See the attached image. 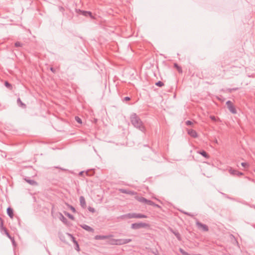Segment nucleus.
<instances>
[{
  "label": "nucleus",
  "mask_w": 255,
  "mask_h": 255,
  "mask_svg": "<svg viewBox=\"0 0 255 255\" xmlns=\"http://www.w3.org/2000/svg\"><path fill=\"white\" fill-rule=\"evenodd\" d=\"M130 121L132 125L137 129L143 133L146 132V128L138 115L135 113H132L130 116Z\"/></svg>",
  "instance_id": "nucleus-1"
},
{
  "label": "nucleus",
  "mask_w": 255,
  "mask_h": 255,
  "mask_svg": "<svg viewBox=\"0 0 255 255\" xmlns=\"http://www.w3.org/2000/svg\"><path fill=\"white\" fill-rule=\"evenodd\" d=\"M149 226V224L143 223H136L132 224L131 228L132 229L136 230L141 228H146Z\"/></svg>",
  "instance_id": "nucleus-2"
},
{
  "label": "nucleus",
  "mask_w": 255,
  "mask_h": 255,
  "mask_svg": "<svg viewBox=\"0 0 255 255\" xmlns=\"http://www.w3.org/2000/svg\"><path fill=\"white\" fill-rule=\"evenodd\" d=\"M0 231L1 233H2L3 232L4 234H5V235L9 239H11V236L9 234L8 232L7 231V229L3 227V221L1 218L0 217Z\"/></svg>",
  "instance_id": "nucleus-3"
},
{
  "label": "nucleus",
  "mask_w": 255,
  "mask_h": 255,
  "mask_svg": "<svg viewBox=\"0 0 255 255\" xmlns=\"http://www.w3.org/2000/svg\"><path fill=\"white\" fill-rule=\"evenodd\" d=\"M196 225L198 229L202 231L208 232L209 231L208 227L206 225L201 223L199 221H196Z\"/></svg>",
  "instance_id": "nucleus-4"
},
{
  "label": "nucleus",
  "mask_w": 255,
  "mask_h": 255,
  "mask_svg": "<svg viewBox=\"0 0 255 255\" xmlns=\"http://www.w3.org/2000/svg\"><path fill=\"white\" fill-rule=\"evenodd\" d=\"M226 105L227 106V107H228L229 110L232 113L234 114L237 113V110L231 101H228L226 102Z\"/></svg>",
  "instance_id": "nucleus-5"
},
{
  "label": "nucleus",
  "mask_w": 255,
  "mask_h": 255,
  "mask_svg": "<svg viewBox=\"0 0 255 255\" xmlns=\"http://www.w3.org/2000/svg\"><path fill=\"white\" fill-rule=\"evenodd\" d=\"M119 191L122 193H125V194H128V195H134L136 194V192H135L133 191L130 190H128V189H119Z\"/></svg>",
  "instance_id": "nucleus-6"
},
{
  "label": "nucleus",
  "mask_w": 255,
  "mask_h": 255,
  "mask_svg": "<svg viewBox=\"0 0 255 255\" xmlns=\"http://www.w3.org/2000/svg\"><path fill=\"white\" fill-rule=\"evenodd\" d=\"M113 236L112 235H106V236H104V235H97L95 237V240H104V239H110L111 238V237H113Z\"/></svg>",
  "instance_id": "nucleus-7"
},
{
  "label": "nucleus",
  "mask_w": 255,
  "mask_h": 255,
  "mask_svg": "<svg viewBox=\"0 0 255 255\" xmlns=\"http://www.w3.org/2000/svg\"><path fill=\"white\" fill-rule=\"evenodd\" d=\"M229 173L233 175H243V173L242 172H239V171L237 170H235L233 169L232 168H230L229 170Z\"/></svg>",
  "instance_id": "nucleus-8"
},
{
  "label": "nucleus",
  "mask_w": 255,
  "mask_h": 255,
  "mask_svg": "<svg viewBox=\"0 0 255 255\" xmlns=\"http://www.w3.org/2000/svg\"><path fill=\"white\" fill-rule=\"evenodd\" d=\"M188 134L191 137L196 138L198 136L197 132L193 129H187Z\"/></svg>",
  "instance_id": "nucleus-9"
},
{
  "label": "nucleus",
  "mask_w": 255,
  "mask_h": 255,
  "mask_svg": "<svg viewBox=\"0 0 255 255\" xmlns=\"http://www.w3.org/2000/svg\"><path fill=\"white\" fill-rule=\"evenodd\" d=\"M80 205L83 208H85L86 207V203L85 198L83 196H80L79 198Z\"/></svg>",
  "instance_id": "nucleus-10"
},
{
  "label": "nucleus",
  "mask_w": 255,
  "mask_h": 255,
  "mask_svg": "<svg viewBox=\"0 0 255 255\" xmlns=\"http://www.w3.org/2000/svg\"><path fill=\"white\" fill-rule=\"evenodd\" d=\"M81 227L83 229H85V230H86L88 232H94V229L93 228H92L91 227H90L86 224L82 225H81Z\"/></svg>",
  "instance_id": "nucleus-11"
},
{
  "label": "nucleus",
  "mask_w": 255,
  "mask_h": 255,
  "mask_svg": "<svg viewBox=\"0 0 255 255\" xmlns=\"http://www.w3.org/2000/svg\"><path fill=\"white\" fill-rule=\"evenodd\" d=\"M7 214L11 219H12L13 218L14 215L13 212V209L10 207L7 208Z\"/></svg>",
  "instance_id": "nucleus-12"
},
{
  "label": "nucleus",
  "mask_w": 255,
  "mask_h": 255,
  "mask_svg": "<svg viewBox=\"0 0 255 255\" xmlns=\"http://www.w3.org/2000/svg\"><path fill=\"white\" fill-rule=\"evenodd\" d=\"M197 152L202 155L207 159H208L210 157V156L208 155V154L204 150L198 151Z\"/></svg>",
  "instance_id": "nucleus-13"
},
{
  "label": "nucleus",
  "mask_w": 255,
  "mask_h": 255,
  "mask_svg": "<svg viewBox=\"0 0 255 255\" xmlns=\"http://www.w3.org/2000/svg\"><path fill=\"white\" fill-rule=\"evenodd\" d=\"M136 213H128L127 214L125 215L124 216L128 219H132V218H136Z\"/></svg>",
  "instance_id": "nucleus-14"
},
{
  "label": "nucleus",
  "mask_w": 255,
  "mask_h": 255,
  "mask_svg": "<svg viewBox=\"0 0 255 255\" xmlns=\"http://www.w3.org/2000/svg\"><path fill=\"white\" fill-rule=\"evenodd\" d=\"M17 103L19 106L22 107L23 109L26 108V106L25 104L22 103V102L21 101L20 99L18 98L17 100Z\"/></svg>",
  "instance_id": "nucleus-15"
},
{
  "label": "nucleus",
  "mask_w": 255,
  "mask_h": 255,
  "mask_svg": "<svg viewBox=\"0 0 255 255\" xmlns=\"http://www.w3.org/2000/svg\"><path fill=\"white\" fill-rule=\"evenodd\" d=\"M136 199L137 201L141 203H145L147 201V199L144 197H136Z\"/></svg>",
  "instance_id": "nucleus-16"
},
{
  "label": "nucleus",
  "mask_w": 255,
  "mask_h": 255,
  "mask_svg": "<svg viewBox=\"0 0 255 255\" xmlns=\"http://www.w3.org/2000/svg\"><path fill=\"white\" fill-rule=\"evenodd\" d=\"M171 231L179 241L181 240V236L178 232L174 231L173 230H171Z\"/></svg>",
  "instance_id": "nucleus-17"
},
{
  "label": "nucleus",
  "mask_w": 255,
  "mask_h": 255,
  "mask_svg": "<svg viewBox=\"0 0 255 255\" xmlns=\"http://www.w3.org/2000/svg\"><path fill=\"white\" fill-rule=\"evenodd\" d=\"M59 219L64 224L67 223V219L61 213H60Z\"/></svg>",
  "instance_id": "nucleus-18"
},
{
  "label": "nucleus",
  "mask_w": 255,
  "mask_h": 255,
  "mask_svg": "<svg viewBox=\"0 0 255 255\" xmlns=\"http://www.w3.org/2000/svg\"><path fill=\"white\" fill-rule=\"evenodd\" d=\"M136 218H137V219H141V218H147V216L145 215H143V214H140V213H136Z\"/></svg>",
  "instance_id": "nucleus-19"
},
{
  "label": "nucleus",
  "mask_w": 255,
  "mask_h": 255,
  "mask_svg": "<svg viewBox=\"0 0 255 255\" xmlns=\"http://www.w3.org/2000/svg\"><path fill=\"white\" fill-rule=\"evenodd\" d=\"M25 180L27 183L31 185H36L37 184V182L33 180L25 179Z\"/></svg>",
  "instance_id": "nucleus-20"
},
{
  "label": "nucleus",
  "mask_w": 255,
  "mask_h": 255,
  "mask_svg": "<svg viewBox=\"0 0 255 255\" xmlns=\"http://www.w3.org/2000/svg\"><path fill=\"white\" fill-rule=\"evenodd\" d=\"M174 67L176 68L179 73H182V68L180 66H179L177 63L174 64Z\"/></svg>",
  "instance_id": "nucleus-21"
},
{
  "label": "nucleus",
  "mask_w": 255,
  "mask_h": 255,
  "mask_svg": "<svg viewBox=\"0 0 255 255\" xmlns=\"http://www.w3.org/2000/svg\"><path fill=\"white\" fill-rule=\"evenodd\" d=\"M81 13L86 16H87L88 15H89L90 16L92 17V13L90 11H81Z\"/></svg>",
  "instance_id": "nucleus-22"
},
{
  "label": "nucleus",
  "mask_w": 255,
  "mask_h": 255,
  "mask_svg": "<svg viewBox=\"0 0 255 255\" xmlns=\"http://www.w3.org/2000/svg\"><path fill=\"white\" fill-rule=\"evenodd\" d=\"M117 239H112L109 241V244L112 245H117Z\"/></svg>",
  "instance_id": "nucleus-23"
},
{
  "label": "nucleus",
  "mask_w": 255,
  "mask_h": 255,
  "mask_svg": "<svg viewBox=\"0 0 255 255\" xmlns=\"http://www.w3.org/2000/svg\"><path fill=\"white\" fill-rule=\"evenodd\" d=\"M4 85L6 87H7V88H8L10 90H11L12 89V85L10 83H9L7 81H5L4 82Z\"/></svg>",
  "instance_id": "nucleus-24"
},
{
  "label": "nucleus",
  "mask_w": 255,
  "mask_h": 255,
  "mask_svg": "<svg viewBox=\"0 0 255 255\" xmlns=\"http://www.w3.org/2000/svg\"><path fill=\"white\" fill-rule=\"evenodd\" d=\"M239 89V88H229L227 89V91L229 93H232L233 91H237Z\"/></svg>",
  "instance_id": "nucleus-25"
},
{
  "label": "nucleus",
  "mask_w": 255,
  "mask_h": 255,
  "mask_svg": "<svg viewBox=\"0 0 255 255\" xmlns=\"http://www.w3.org/2000/svg\"><path fill=\"white\" fill-rule=\"evenodd\" d=\"M117 245H124V242L123 239H117Z\"/></svg>",
  "instance_id": "nucleus-26"
},
{
  "label": "nucleus",
  "mask_w": 255,
  "mask_h": 255,
  "mask_svg": "<svg viewBox=\"0 0 255 255\" xmlns=\"http://www.w3.org/2000/svg\"><path fill=\"white\" fill-rule=\"evenodd\" d=\"M123 242H124V245L129 243L132 241V240L130 239H123Z\"/></svg>",
  "instance_id": "nucleus-27"
},
{
  "label": "nucleus",
  "mask_w": 255,
  "mask_h": 255,
  "mask_svg": "<svg viewBox=\"0 0 255 255\" xmlns=\"http://www.w3.org/2000/svg\"><path fill=\"white\" fill-rule=\"evenodd\" d=\"M155 85L158 87H162L164 85V84L161 81H158L155 83Z\"/></svg>",
  "instance_id": "nucleus-28"
},
{
  "label": "nucleus",
  "mask_w": 255,
  "mask_h": 255,
  "mask_svg": "<svg viewBox=\"0 0 255 255\" xmlns=\"http://www.w3.org/2000/svg\"><path fill=\"white\" fill-rule=\"evenodd\" d=\"M69 235L71 237L72 241L74 243L75 245H77L78 242L76 241L75 238L71 234H69Z\"/></svg>",
  "instance_id": "nucleus-29"
},
{
  "label": "nucleus",
  "mask_w": 255,
  "mask_h": 255,
  "mask_svg": "<svg viewBox=\"0 0 255 255\" xmlns=\"http://www.w3.org/2000/svg\"><path fill=\"white\" fill-rule=\"evenodd\" d=\"M145 204L152 206L153 205H154V202L151 200L147 199V201L146 202Z\"/></svg>",
  "instance_id": "nucleus-30"
},
{
  "label": "nucleus",
  "mask_w": 255,
  "mask_h": 255,
  "mask_svg": "<svg viewBox=\"0 0 255 255\" xmlns=\"http://www.w3.org/2000/svg\"><path fill=\"white\" fill-rule=\"evenodd\" d=\"M22 46V44L20 42L17 41L15 43V46L16 47H21Z\"/></svg>",
  "instance_id": "nucleus-31"
},
{
  "label": "nucleus",
  "mask_w": 255,
  "mask_h": 255,
  "mask_svg": "<svg viewBox=\"0 0 255 255\" xmlns=\"http://www.w3.org/2000/svg\"><path fill=\"white\" fill-rule=\"evenodd\" d=\"M185 124L187 126H191L193 125V122L190 121H187L186 122H185Z\"/></svg>",
  "instance_id": "nucleus-32"
},
{
  "label": "nucleus",
  "mask_w": 255,
  "mask_h": 255,
  "mask_svg": "<svg viewBox=\"0 0 255 255\" xmlns=\"http://www.w3.org/2000/svg\"><path fill=\"white\" fill-rule=\"evenodd\" d=\"M75 120L78 123H80V124H81L82 123V120L81 119L79 118L78 117H75Z\"/></svg>",
  "instance_id": "nucleus-33"
},
{
  "label": "nucleus",
  "mask_w": 255,
  "mask_h": 255,
  "mask_svg": "<svg viewBox=\"0 0 255 255\" xmlns=\"http://www.w3.org/2000/svg\"><path fill=\"white\" fill-rule=\"evenodd\" d=\"M66 215L71 219L72 220H74V218L73 217V216L71 214H70V213H67L66 214Z\"/></svg>",
  "instance_id": "nucleus-34"
},
{
  "label": "nucleus",
  "mask_w": 255,
  "mask_h": 255,
  "mask_svg": "<svg viewBox=\"0 0 255 255\" xmlns=\"http://www.w3.org/2000/svg\"><path fill=\"white\" fill-rule=\"evenodd\" d=\"M241 165L243 167H244L245 168L249 166V165L247 163H246V162H242L241 163Z\"/></svg>",
  "instance_id": "nucleus-35"
},
{
  "label": "nucleus",
  "mask_w": 255,
  "mask_h": 255,
  "mask_svg": "<svg viewBox=\"0 0 255 255\" xmlns=\"http://www.w3.org/2000/svg\"><path fill=\"white\" fill-rule=\"evenodd\" d=\"M88 210L90 212H91L92 213H94L95 212V209L93 207H89L88 208Z\"/></svg>",
  "instance_id": "nucleus-36"
},
{
  "label": "nucleus",
  "mask_w": 255,
  "mask_h": 255,
  "mask_svg": "<svg viewBox=\"0 0 255 255\" xmlns=\"http://www.w3.org/2000/svg\"><path fill=\"white\" fill-rule=\"evenodd\" d=\"M210 118L213 121H216V117L214 116H210Z\"/></svg>",
  "instance_id": "nucleus-37"
},
{
  "label": "nucleus",
  "mask_w": 255,
  "mask_h": 255,
  "mask_svg": "<svg viewBox=\"0 0 255 255\" xmlns=\"http://www.w3.org/2000/svg\"><path fill=\"white\" fill-rule=\"evenodd\" d=\"M130 100V98L129 97H126L124 98L125 101H129Z\"/></svg>",
  "instance_id": "nucleus-38"
},
{
  "label": "nucleus",
  "mask_w": 255,
  "mask_h": 255,
  "mask_svg": "<svg viewBox=\"0 0 255 255\" xmlns=\"http://www.w3.org/2000/svg\"><path fill=\"white\" fill-rule=\"evenodd\" d=\"M11 239H10V240L11 241L12 244L15 246V241H14V238L11 237Z\"/></svg>",
  "instance_id": "nucleus-39"
},
{
  "label": "nucleus",
  "mask_w": 255,
  "mask_h": 255,
  "mask_svg": "<svg viewBox=\"0 0 255 255\" xmlns=\"http://www.w3.org/2000/svg\"><path fill=\"white\" fill-rule=\"evenodd\" d=\"M50 69L53 73H55L56 72V70L54 68L51 67Z\"/></svg>",
  "instance_id": "nucleus-40"
},
{
  "label": "nucleus",
  "mask_w": 255,
  "mask_h": 255,
  "mask_svg": "<svg viewBox=\"0 0 255 255\" xmlns=\"http://www.w3.org/2000/svg\"><path fill=\"white\" fill-rule=\"evenodd\" d=\"M152 206L156 207H157V208H161V207L159 205H158V204H155V203H154V205H153Z\"/></svg>",
  "instance_id": "nucleus-41"
},
{
  "label": "nucleus",
  "mask_w": 255,
  "mask_h": 255,
  "mask_svg": "<svg viewBox=\"0 0 255 255\" xmlns=\"http://www.w3.org/2000/svg\"><path fill=\"white\" fill-rule=\"evenodd\" d=\"M76 246V247H77V249H76L77 251H79V245H78V243L77 244V245H75Z\"/></svg>",
  "instance_id": "nucleus-42"
},
{
  "label": "nucleus",
  "mask_w": 255,
  "mask_h": 255,
  "mask_svg": "<svg viewBox=\"0 0 255 255\" xmlns=\"http://www.w3.org/2000/svg\"><path fill=\"white\" fill-rule=\"evenodd\" d=\"M84 171H81L79 173V175L82 176L83 175V174H84Z\"/></svg>",
  "instance_id": "nucleus-43"
},
{
  "label": "nucleus",
  "mask_w": 255,
  "mask_h": 255,
  "mask_svg": "<svg viewBox=\"0 0 255 255\" xmlns=\"http://www.w3.org/2000/svg\"><path fill=\"white\" fill-rule=\"evenodd\" d=\"M85 173L87 175H89L88 171H87Z\"/></svg>",
  "instance_id": "nucleus-44"
},
{
  "label": "nucleus",
  "mask_w": 255,
  "mask_h": 255,
  "mask_svg": "<svg viewBox=\"0 0 255 255\" xmlns=\"http://www.w3.org/2000/svg\"><path fill=\"white\" fill-rule=\"evenodd\" d=\"M72 210L73 211H75V208H73V207H72Z\"/></svg>",
  "instance_id": "nucleus-45"
},
{
  "label": "nucleus",
  "mask_w": 255,
  "mask_h": 255,
  "mask_svg": "<svg viewBox=\"0 0 255 255\" xmlns=\"http://www.w3.org/2000/svg\"><path fill=\"white\" fill-rule=\"evenodd\" d=\"M254 171L255 172V170H254Z\"/></svg>",
  "instance_id": "nucleus-46"
}]
</instances>
